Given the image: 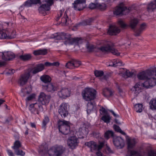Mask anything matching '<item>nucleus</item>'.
Here are the masks:
<instances>
[{
    "instance_id": "nucleus-1",
    "label": "nucleus",
    "mask_w": 156,
    "mask_h": 156,
    "mask_svg": "<svg viewBox=\"0 0 156 156\" xmlns=\"http://www.w3.org/2000/svg\"><path fill=\"white\" fill-rule=\"evenodd\" d=\"M96 91L92 88H87L82 92V95L84 99L89 101L87 103V112L90 114L96 108L95 102L91 101L96 98Z\"/></svg>"
},
{
    "instance_id": "nucleus-2",
    "label": "nucleus",
    "mask_w": 156,
    "mask_h": 156,
    "mask_svg": "<svg viewBox=\"0 0 156 156\" xmlns=\"http://www.w3.org/2000/svg\"><path fill=\"white\" fill-rule=\"evenodd\" d=\"M44 69V65L42 64L36 65V66L32 69H28L24 74L21 76L18 81L19 83L21 86H23L27 83L31 73L35 74L42 71Z\"/></svg>"
},
{
    "instance_id": "nucleus-3",
    "label": "nucleus",
    "mask_w": 156,
    "mask_h": 156,
    "mask_svg": "<svg viewBox=\"0 0 156 156\" xmlns=\"http://www.w3.org/2000/svg\"><path fill=\"white\" fill-rule=\"evenodd\" d=\"M156 85V79L151 78L145 81L143 83L141 82L137 83L132 89L131 90L135 96L137 95L141 91L143 87L146 88H151Z\"/></svg>"
},
{
    "instance_id": "nucleus-4",
    "label": "nucleus",
    "mask_w": 156,
    "mask_h": 156,
    "mask_svg": "<svg viewBox=\"0 0 156 156\" xmlns=\"http://www.w3.org/2000/svg\"><path fill=\"white\" fill-rule=\"evenodd\" d=\"M43 146L40 147V153L43 152L44 153H48L49 156H61L65 151V148L61 145H55L52 147L47 151L46 148L42 149Z\"/></svg>"
},
{
    "instance_id": "nucleus-5",
    "label": "nucleus",
    "mask_w": 156,
    "mask_h": 156,
    "mask_svg": "<svg viewBox=\"0 0 156 156\" xmlns=\"http://www.w3.org/2000/svg\"><path fill=\"white\" fill-rule=\"evenodd\" d=\"M155 70H154L153 67L140 72L137 75V77L140 80H149L151 78L155 79L153 77L155 76V73L154 72Z\"/></svg>"
},
{
    "instance_id": "nucleus-6",
    "label": "nucleus",
    "mask_w": 156,
    "mask_h": 156,
    "mask_svg": "<svg viewBox=\"0 0 156 156\" xmlns=\"http://www.w3.org/2000/svg\"><path fill=\"white\" fill-rule=\"evenodd\" d=\"M62 40H65L64 44L67 45V44H75L76 45H78L82 43V40L80 38H72L70 34L63 33Z\"/></svg>"
},
{
    "instance_id": "nucleus-7",
    "label": "nucleus",
    "mask_w": 156,
    "mask_h": 156,
    "mask_svg": "<svg viewBox=\"0 0 156 156\" xmlns=\"http://www.w3.org/2000/svg\"><path fill=\"white\" fill-rule=\"evenodd\" d=\"M58 124L59 131L62 134L67 135L70 132V127L68 122L64 120H59Z\"/></svg>"
},
{
    "instance_id": "nucleus-8",
    "label": "nucleus",
    "mask_w": 156,
    "mask_h": 156,
    "mask_svg": "<svg viewBox=\"0 0 156 156\" xmlns=\"http://www.w3.org/2000/svg\"><path fill=\"white\" fill-rule=\"evenodd\" d=\"M16 36V32L9 27L4 30V32L0 33V38L12 39L15 38Z\"/></svg>"
},
{
    "instance_id": "nucleus-9",
    "label": "nucleus",
    "mask_w": 156,
    "mask_h": 156,
    "mask_svg": "<svg viewBox=\"0 0 156 156\" xmlns=\"http://www.w3.org/2000/svg\"><path fill=\"white\" fill-rule=\"evenodd\" d=\"M89 127L88 125L84 124L81 125L78 131L76 132V134L80 138H83L86 136L88 133Z\"/></svg>"
},
{
    "instance_id": "nucleus-10",
    "label": "nucleus",
    "mask_w": 156,
    "mask_h": 156,
    "mask_svg": "<svg viewBox=\"0 0 156 156\" xmlns=\"http://www.w3.org/2000/svg\"><path fill=\"white\" fill-rule=\"evenodd\" d=\"M85 144L90 148L91 152H93L100 150L104 146V143L103 142H100L99 144L97 145L95 142L90 141L86 143Z\"/></svg>"
},
{
    "instance_id": "nucleus-11",
    "label": "nucleus",
    "mask_w": 156,
    "mask_h": 156,
    "mask_svg": "<svg viewBox=\"0 0 156 156\" xmlns=\"http://www.w3.org/2000/svg\"><path fill=\"white\" fill-rule=\"evenodd\" d=\"M29 110L32 114H39L40 112L43 111L42 106L38 103L30 104L29 107Z\"/></svg>"
},
{
    "instance_id": "nucleus-12",
    "label": "nucleus",
    "mask_w": 156,
    "mask_h": 156,
    "mask_svg": "<svg viewBox=\"0 0 156 156\" xmlns=\"http://www.w3.org/2000/svg\"><path fill=\"white\" fill-rule=\"evenodd\" d=\"M99 50L104 53L111 52L115 55H120V53L117 50L115 49L109 44H107L101 47L100 48Z\"/></svg>"
},
{
    "instance_id": "nucleus-13",
    "label": "nucleus",
    "mask_w": 156,
    "mask_h": 156,
    "mask_svg": "<svg viewBox=\"0 0 156 156\" xmlns=\"http://www.w3.org/2000/svg\"><path fill=\"white\" fill-rule=\"evenodd\" d=\"M50 98V95H46L44 92H41L38 97V103H41L43 105H47L49 103Z\"/></svg>"
},
{
    "instance_id": "nucleus-14",
    "label": "nucleus",
    "mask_w": 156,
    "mask_h": 156,
    "mask_svg": "<svg viewBox=\"0 0 156 156\" xmlns=\"http://www.w3.org/2000/svg\"><path fill=\"white\" fill-rule=\"evenodd\" d=\"M86 0H76L73 4L75 10L80 11L85 6Z\"/></svg>"
},
{
    "instance_id": "nucleus-15",
    "label": "nucleus",
    "mask_w": 156,
    "mask_h": 156,
    "mask_svg": "<svg viewBox=\"0 0 156 156\" xmlns=\"http://www.w3.org/2000/svg\"><path fill=\"white\" fill-rule=\"evenodd\" d=\"M127 156H142L139 153L135 151L129 150L127 153ZM148 156H156L155 151L151 150L148 153Z\"/></svg>"
},
{
    "instance_id": "nucleus-16",
    "label": "nucleus",
    "mask_w": 156,
    "mask_h": 156,
    "mask_svg": "<svg viewBox=\"0 0 156 156\" xmlns=\"http://www.w3.org/2000/svg\"><path fill=\"white\" fill-rule=\"evenodd\" d=\"M130 9V8H129L127 9L126 7L122 6L121 5H120V6L116 7L115 11L114 12V13L116 15L121 14H126V13L129 12Z\"/></svg>"
},
{
    "instance_id": "nucleus-17",
    "label": "nucleus",
    "mask_w": 156,
    "mask_h": 156,
    "mask_svg": "<svg viewBox=\"0 0 156 156\" xmlns=\"http://www.w3.org/2000/svg\"><path fill=\"white\" fill-rule=\"evenodd\" d=\"M68 105L66 103H63L60 106L58 112L62 117H65L68 114Z\"/></svg>"
},
{
    "instance_id": "nucleus-18",
    "label": "nucleus",
    "mask_w": 156,
    "mask_h": 156,
    "mask_svg": "<svg viewBox=\"0 0 156 156\" xmlns=\"http://www.w3.org/2000/svg\"><path fill=\"white\" fill-rule=\"evenodd\" d=\"M113 141L114 144L116 147L122 148L124 146V140L120 137L114 136L113 139Z\"/></svg>"
},
{
    "instance_id": "nucleus-19",
    "label": "nucleus",
    "mask_w": 156,
    "mask_h": 156,
    "mask_svg": "<svg viewBox=\"0 0 156 156\" xmlns=\"http://www.w3.org/2000/svg\"><path fill=\"white\" fill-rule=\"evenodd\" d=\"M78 143L77 139L76 136L71 137L67 140L68 145L72 149L77 146Z\"/></svg>"
},
{
    "instance_id": "nucleus-20",
    "label": "nucleus",
    "mask_w": 156,
    "mask_h": 156,
    "mask_svg": "<svg viewBox=\"0 0 156 156\" xmlns=\"http://www.w3.org/2000/svg\"><path fill=\"white\" fill-rule=\"evenodd\" d=\"M58 94L60 98H65L69 96L70 91L68 88H62L58 91Z\"/></svg>"
},
{
    "instance_id": "nucleus-21",
    "label": "nucleus",
    "mask_w": 156,
    "mask_h": 156,
    "mask_svg": "<svg viewBox=\"0 0 156 156\" xmlns=\"http://www.w3.org/2000/svg\"><path fill=\"white\" fill-rule=\"evenodd\" d=\"M37 4H41V0H28L20 6V9L24 6L27 7H31L33 5H36Z\"/></svg>"
},
{
    "instance_id": "nucleus-22",
    "label": "nucleus",
    "mask_w": 156,
    "mask_h": 156,
    "mask_svg": "<svg viewBox=\"0 0 156 156\" xmlns=\"http://www.w3.org/2000/svg\"><path fill=\"white\" fill-rule=\"evenodd\" d=\"M50 6L46 3L41 4L39 7V12L45 15L46 14V11H49L50 9Z\"/></svg>"
},
{
    "instance_id": "nucleus-23",
    "label": "nucleus",
    "mask_w": 156,
    "mask_h": 156,
    "mask_svg": "<svg viewBox=\"0 0 156 156\" xmlns=\"http://www.w3.org/2000/svg\"><path fill=\"white\" fill-rule=\"evenodd\" d=\"M50 6L46 3L41 4L39 7V12L45 15L46 14V11H49L50 9Z\"/></svg>"
},
{
    "instance_id": "nucleus-24",
    "label": "nucleus",
    "mask_w": 156,
    "mask_h": 156,
    "mask_svg": "<svg viewBox=\"0 0 156 156\" xmlns=\"http://www.w3.org/2000/svg\"><path fill=\"white\" fill-rule=\"evenodd\" d=\"M120 30L116 26L114 25H111L109 27L108 33L110 35H116L120 32Z\"/></svg>"
},
{
    "instance_id": "nucleus-25",
    "label": "nucleus",
    "mask_w": 156,
    "mask_h": 156,
    "mask_svg": "<svg viewBox=\"0 0 156 156\" xmlns=\"http://www.w3.org/2000/svg\"><path fill=\"white\" fill-rule=\"evenodd\" d=\"M2 59L6 61L11 60L15 57L13 54L9 52L2 53Z\"/></svg>"
},
{
    "instance_id": "nucleus-26",
    "label": "nucleus",
    "mask_w": 156,
    "mask_h": 156,
    "mask_svg": "<svg viewBox=\"0 0 156 156\" xmlns=\"http://www.w3.org/2000/svg\"><path fill=\"white\" fill-rule=\"evenodd\" d=\"M146 27V24L144 23L141 24L139 28L135 31L134 35L136 37L140 36L143 31L145 29Z\"/></svg>"
},
{
    "instance_id": "nucleus-27",
    "label": "nucleus",
    "mask_w": 156,
    "mask_h": 156,
    "mask_svg": "<svg viewBox=\"0 0 156 156\" xmlns=\"http://www.w3.org/2000/svg\"><path fill=\"white\" fill-rule=\"evenodd\" d=\"M102 94L105 97H108L112 95L113 92L111 89L106 88L103 90Z\"/></svg>"
},
{
    "instance_id": "nucleus-28",
    "label": "nucleus",
    "mask_w": 156,
    "mask_h": 156,
    "mask_svg": "<svg viewBox=\"0 0 156 156\" xmlns=\"http://www.w3.org/2000/svg\"><path fill=\"white\" fill-rule=\"evenodd\" d=\"M156 9V0L151 2L148 5L147 9L148 11H152Z\"/></svg>"
},
{
    "instance_id": "nucleus-29",
    "label": "nucleus",
    "mask_w": 156,
    "mask_h": 156,
    "mask_svg": "<svg viewBox=\"0 0 156 156\" xmlns=\"http://www.w3.org/2000/svg\"><path fill=\"white\" fill-rule=\"evenodd\" d=\"M136 141L134 139H129L127 140L128 149H132L135 146Z\"/></svg>"
},
{
    "instance_id": "nucleus-30",
    "label": "nucleus",
    "mask_w": 156,
    "mask_h": 156,
    "mask_svg": "<svg viewBox=\"0 0 156 156\" xmlns=\"http://www.w3.org/2000/svg\"><path fill=\"white\" fill-rule=\"evenodd\" d=\"M122 65V61L119 59H114L110 63L109 66L116 67L120 66Z\"/></svg>"
},
{
    "instance_id": "nucleus-31",
    "label": "nucleus",
    "mask_w": 156,
    "mask_h": 156,
    "mask_svg": "<svg viewBox=\"0 0 156 156\" xmlns=\"http://www.w3.org/2000/svg\"><path fill=\"white\" fill-rule=\"evenodd\" d=\"M139 22V20L138 19L136 18H134L131 19L130 21L129 26L132 29H134L136 28Z\"/></svg>"
},
{
    "instance_id": "nucleus-32",
    "label": "nucleus",
    "mask_w": 156,
    "mask_h": 156,
    "mask_svg": "<svg viewBox=\"0 0 156 156\" xmlns=\"http://www.w3.org/2000/svg\"><path fill=\"white\" fill-rule=\"evenodd\" d=\"M47 53V50L46 49H44L34 51L33 52V54L35 55H46Z\"/></svg>"
},
{
    "instance_id": "nucleus-33",
    "label": "nucleus",
    "mask_w": 156,
    "mask_h": 156,
    "mask_svg": "<svg viewBox=\"0 0 156 156\" xmlns=\"http://www.w3.org/2000/svg\"><path fill=\"white\" fill-rule=\"evenodd\" d=\"M31 58L32 56L30 54L22 55L19 56V58L24 61L30 60L31 59Z\"/></svg>"
},
{
    "instance_id": "nucleus-34",
    "label": "nucleus",
    "mask_w": 156,
    "mask_h": 156,
    "mask_svg": "<svg viewBox=\"0 0 156 156\" xmlns=\"http://www.w3.org/2000/svg\"><path fill=\"white\" fill-rule=\"evenodd\" d=\"M70 21L68 18L66 13H65L64 16L62 18L61 23L63 26H66L69 23V22Z\"/></svg>"
},
{
    "instance_id": "nucleus-35",
    "label": "nucleus",
    "mask_w": 156,
    "mask_h": 156,
    "mask_svg": "<svg viewBox=\"0 0 156 156\" xmlns=\"http://www.w3.org/2000/svg\"><path fill=\"white\" fill-rule=\"evenodd\" d=\"M150 107L152 110L156 109V98H152L149 102Z\"/></svg>"
},
{
    "instance_id": "nucleus-36",
    "label": "nucleus",
    "mask_w": 156,
    "mask_h": 156,
    "mask_svg": "<svg viewBox=\"0 0 156 156\" xmlns=\"http://www.w3.org/2000/svg\"><path fill=\"white\" fill-rule=\"evenodd\" d=\"M124 77L126 78L132 77L135 76L134 73L132 72H130L129 70L125 69V72L123 73Z\"/></svg>"
},
{
    "instance_id": "nucleus-37",
    "label": "nucleus",
    "mask_w": 156,
    "mask_h": 156,
    "mask_svg": "<svg viewBox=\"0 0 156 156\" xmlns=\"http://www.w3.org/2000/svg\"><path fill=\"white\" fill-rule=\"evenodd\" d=\"M40 79L44 83L50 82L51 80V78L49 76L47 75L42 76Z\"/></svg>"
},
{
    "instance_id": "nucleus-38",
    "label": "nucleus",
    "mask_w": 156,
    "mask_h": 156,
    "mask_svg": "<svg viewBox=\"0 0 156 156\" xmlns=\"http://www.w3.org/2000/svg\"><path fill=\"white\" fill-rule=\"evenodd\" d=\"M86 48L88 52H92L94 51L96 49V47L91 44L87 42L86 45Z\"/></svg>"
},
{
    "instance_id": "nucleus-39",
    "label": "nucleus",
    "mask_w": 156,
    "mask_h": 156,
    "mask_svg": "<svg viewBox=\"0 0 156 156\" xmlns=\"http://www.w3.org/2000/svg\"><path fill=\"white\" fill-rule=\"evenodd\" d=\"M105 137L108 139L110 138V137H112L113 139L114 136V134L113 132L111 130H108L105 132Z\"/></svg>"
},
{
    "instance_id": "nucleus-40",
    "label": "nucleus",
    "mask_w": 156,
    "mask_h": 156,
    "mask_svg": "<svg viewBox=\"0 0 156 156\" xmlns=\"http://www.w3.org/2000/svg\"><path fill=\"white\" fill-rule=\"evenodd\" d=\"M63 37V33H59L55 34L51 38L57 40H62Z\"/></svg>"
},
{
    "instance_id": "nucleus-41",
    "label": "nucleus",
    "mask_w": 156,
    "mask_h": 156,
    "mask_svg": "<svg viewBox=\"0 0 156 156\" xmlns=\"http://www.w3.org/2000/svg\"><path fill=\"white\" fill-rule=\"evenodd\" d=\"M46 87V90L48 92H53L56 90V88L51 83L48 84Z\"/></svg>"
},
{
    "instance_id": "nucleus-42",
    "label": "nucleus",
    "mask_w": 156,
    "mask_h": 156,
    "mask_svg": "<svg viewBox=\"0 0 156 156\" xmlns=\"http://www.w3.org/2000/svg\"><path fill=\"white\" fill-rule=\"evenodd\" d=\"M134 108L137 112L140 113L142 111L143 105L142 104H137L135 105Z\"/></svg>"
},
{
    "instance_id": "nucleus-43",
    "label": "nucleus",
    "mask_w": 156,
    "mask_h": 156,
    "mask_svg": "<svg viewBox=\"0 0 156 156\" xmlns=\"http://www.w3.org/2000/svg\"><path fill=\"white\" fill-rule=\"evenodd\" d=\"M101 119L104 122L108 123L110 122L111 118L109 115L107 114L103 115L101 117Z\"/></svg>"
},
{
    "instance_id": "nucleus-44",
    "label": "nucleus",
    "mask_w": 156,
    "mask_h": 156,
    "mask_svg": "<svg viewBox=\"0 0 156 156\" xmlns=\"http://www.w3.org/2000/svg\"><path fill=\"white\" fill-rule=\"evenodd\" d=\"M21 147V144L19 140H16L14 143V146H12V148L14 150H16Z\"/></svg>"
},
{
    "instance_id": "nucleus-45",
    "label": "nucleus",
    "mask_w": 156,
    "mask_h": 156,
    "mask_svg": "<svg viewBox=\"0 0 156 156\" xmlns=\"http://www.w3.org/2000/svg\"><path fill=\"white\" fill-rule=\"evenodd\" d=\"M114 129L115 130V131H117L118 132H119L122 134L123 135H125L126 134V133L122 131L119 126L116 125H114L113 126Z\"/></svg>"
},
{
    "instance_id": "nucleus-46",
    "label": "nucleus",
    "mask_w": 156,
    "mask_h": 156,
    "mask_svg": "<svg viewBox=\"0 0 156 156\" xmlns=\"http://www.w3.org/2000/svg\"><path fill=\"white\" fill-rule=\"evenodd\" d=\"M49 118L48 116H45L42 122V127L45 128V126L49 122Z\"/></svg>"
},
{
    "instance_id": "nucleus-47",
    "label": "nucleus",
    "mask_w": 156,
    "mask_h": 156,
    "mask_svg": "<svg viewBox=\"0 0 156 156\" xmlns=\"http://www.w3.org/2000/svg\"><path fill=\"white\" fill-rule=\"evenodd\" d=\"M72 60L73 61V66L74 67V68L78 67L81 65V63L80 62L75 59H73Z\"/></svg>"
},
{
    "instance_id": "nucleus-48",
    "label": "nucleus",
    "mask_w": 156,
    "mask_h": 156,
    "mask_svg": "<svg viewBox=\"0 0 156 156\" xmlns=\"http://www.w3.org/2000/svg\"><path fill=\"white\" fill-rule=\"evenodd\" d=\"M95 75L96 77H101L104 74V72L101 71L96 70L94 72Z\"/></svg>"
},
{
    "instance_id": "nucleus-49",
    "label": "nucleus",
    "mask_w": 156,
    "mask_h": 156,
    "mask_svg": "<svg viewBox=\"0 0 156 156\" xmlns=\"http://www.w3.org/2000/svg\"><path fill=\"white\" fill-rule=\"evenodd\" d=\"M73 60H71L70 61H69L67 62L66 65V66L69 69H74V67L73 65Z\"/></svg>"
},
{
    "instance_id": "nucleus-50",
    "label": "nucleus",
    "mask_w": 156,
    "mask_h": 156,
    "mask_svg": "<svg viewBox=\"0 0 156 156\" xmlns=\"http://www.w3.org/2000/svg\"><path fill=\"white\" fill-rule=\"evenodd\" d=\"M15 152L16 154L17 155L24 156L25 154L24 152H23L22 150L17 149L15 151Z\"/></svg>"
},
{
    "instance_id": "nucleus-51",
    "label": "nucleus",
    "mask_w": 156,
    "mask_h": 156,
    "mask_svg": "<svg viewBox=\"0 0 156 156\" xmlns=\"http://www.w3.org/2000/svg\"><path fill=\"white\" fill-rule=\"evenodd\" d=\"M100 113L104 115L108 114L107 110L105 109L103 107H101V108L100 109Z\"/></svg>"
},
{
    "instance_id": "nucleus-52",
    "label": "nucleus",
    "mask_w": 156,
    "mask_h": 156,
    "mask_svg": "<svg viewBox=\"0 0 156 156\" xmlns=\"http://www.w3.org/2000/svg\"><path fill=\"white\" fill-rule=\"evenodd\" d=\"M93 19L92 18H89L84 21L86 23H84L85 25H90L91 23L93 21Z\"/></svg>"
},
{
    "instance_id": "nucleus-53",
    "label": "nucleus",
    "mask_w": 156,
    "mask_h": 156,
    "mask_svg": "<svg viewBox=\"0 0 156 156\" xmlns=\"http://www.w3.org/2000/svg\"><path fill=\"white\" fill-rule=\"evenodd\" d=\"M118 23L122 28H125L127 26V25L121 20L119 21Z\"/></svg>"
},
{
    "instance_id": "nucleus-54",
    "label": "nucleus",
    "mask_w": 156,
    "mask_h": 156,
    "mask_svg": "<svg viewBox=\"0 0 156 156\" xmlns=\"http://www.w3.org/2000/svg\"><path fill=\"white\" fill-rule=\"evenodd\" d=\"M98 4H95L94 3H91L89 5V8L91 9H95L96 7L98 6Z\"/></svg>"
},
{
    "instance_id": "nucleus-55",
    "label": "nucleus",
    "mask_w": 156,
    "mask_h": 156,
    "mask_svg": "<svg viewBox=\"0 0 156 156\" xmlns=\"http://www.w3.org/2000/svg\"><path fill=\"white\" fill-rule=\"evenodd\" d=\"M46 4L51 6L54 3V0H45Z\"/></svg>"
},
{
    "instance_id": "nucleus-56",
    "label": "nucleus",
    "mask_w": 156,
    "mask_h": 156,
    "mask_svg": "<svg viewBox=\"0 0 156 156\" xmlns=\"http://www.w3.org/2000/svg\"><path fill=\"white\" fill-rule=\"evenodd\" d=\"M97 7H98L100 9L102 10L105 9V4H104L101 5V4H98V6H97Z\"/></svg>"
},
{
    "instance_id": "nucleus-57",
    "label": "nucleus",
    "mask_w": 156,
    "mask_h": 156,
    "mask_svg": "<svg viewBox=\"0 0 156 156\" xmlns=\"http://www.w3.org/2000/svg\"><path fill=\"white\" fill-rule=\"evenodd\" d=\"M34 97V95H31L28 97H27L26 99L27 100L30 101L32 99H33Z\"/></svg>"
},
{
    "instance_id": "nucleus-58",
    "label": "nucleus",
    "mask_w": 156,
    "mask_h": 156,
    "mask_svg": "<svg viewBox=\"0 0 156 156\" xmlns=\"http://www.w3.org/2000/svg\"><path fill=\"white\" fill-rule=\"evenodd\" d=\"M15 72V70L14 69H9L8 72L6 73L7 74H13Z\"/></svg>"
},
{
    "instance_id": "nucleus-59",
    "label": "nucleus",
    "mask_w": 156,
    "mask_h": 156,
    "mask_svg": "<svg viewBox=\"0 0 156 156\" xmlns=\"http://www.w3.org/2000/svg\"><path fill=\"white\" fill-rule=\"evenodd\" d=\"M44 66H51V63H50L48 62H46L44 63Z\"/></svg>"
},
{
    "instance_id": "nucleus-60",
    "label": "nucleus",
    "mask_w": 156,
    "mask_h": 156,
    "mask_svg": "<svg viewBox=\"0 0 156 156\" xmlns=\"http://www.w3.org/2000/svg\"><path fill=\"white\" fill-rule=\"evenodd\" d=\"M59 63L58 62H55L51 63V66H59Z\"/></svg>"
},
{
    "instance_id": "nucleus-61",
    "label": "nucleus",
    "mask_w": 156,
    "mask_h": 156,
    "mask_svg": "<svg viewBox=\"0 0 156 156\" xmlns=\"http://www.w3.org/2000/svg\"><path fill=\"white\" fill-rule=\"evenodd\" d=\"M7 152L9 156H14L13 153L12 151L10 150H8Z\"/></svg>"
},
{
    "instance_id": "nucleus-62",
    "label": "nucleus",
    "mask_w": 156,
    "mask_h": 156,
    "mask_svg": "<svg viewBox=\"0 0 156 156\" xmlns=\"http://www.w3.org/2000/svg\"><path fill=\"white\" fill-rule=\"evenodd\" d=\"M100 151V150H97L96 151L97 152L96 153V154L97 156H102V154Z\"/></svg>"
},
{
    "instance_id": "nucleus-63",
    "label": "nucleus",
    "mask_w": 156,
    "mask_h": 156,
    "mask_svg": "<svg viewBox=\"0 0 156 156\" xmlns=\"http://www.w3.org/2000/svg\"><path fill=\"white\" fill-rule=\"evenodd\" d=\"M109 111L112 113V114L115 117H119V115L116 114L112 110H110Z\"/></svg>"
},
{
    "instance_id": "nucleus-64",
    "label": "nucleus",
    "mask_w": 156,
    "mask_h": 156,
    "mask_svg": "<svg viewBox=\"0 0 156 156\" xmlns=\"http://www.w3.org/2000/svg\"><path fill=\"white\" fill-rule=\"evenodd\" d=\"M6 65V62L4 61H0V67Z\"/></svg>"
}]
</instances>
